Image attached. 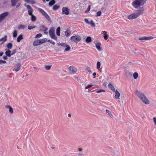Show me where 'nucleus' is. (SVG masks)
Segmentation results:
<instances>
[{
  "instance_id": "20e7f679",
  "label": "nucleus",
  "mask_w": 156,
  "mask_h": 156,
  "mask_svg": "<svg viewBox=\"0 0 156 156\" xmlns=\"http://www.w3.org/2000/svg\"><path fill=\"white\" fill-rule=\"evenodd\" d=\"M58 45L61 46V49L62 50H64V52L69 51L71 49L70 47L65 43H60Z\"/></svg>"
},
{
  "instance_id": "4be33fe9",
  "label": "nucleus",
  "mask_w": 156,
  "mask_h": 156,
  "mask_svg": "<svg viewBox=\"0 0 156 156\" xmlns=\"http://www.w3.org/2000/svg\"><path fill=\"white\" fill-rule=\"evenodd\" d=\"M23 39V35L22 34L20 35L18 37L17 39V41L18 42H20L21 40Z\"/></svg>"
},
{
  "instance_id": "e2e57ef3",
  "label": "nucleus",
  "mask_w": 156,
  "mask_h": 156,
  "mask_svg": "<svg viewBox=\"0 0 156 156\" xmlns=\"http://www.w3.org/2000/svg\"><path fill=\"white\" fill-rule=\"evenodd\" d=\"M74 77L76 80H78V77H76L75 76H74Z\"/></svg>"
},
{
  "instance_id": "393cba45",
  "label": "nucleus",
  "mask_w": 156,
  "mask_h": 156,
  "mask_svg": "<svg viewBox=\"0 0 156 156\" xmlns=\"http://www.w3.org/2000/svg\"><path fill=\"white\" fill-rule=\"evenodd\" d=\"M60 27H58L56 29V34L57 36H59L60 34Z\"/></svg>"
},
{
  "instance_id": "2f4dec72",
  "label": "nucleus",
  "mask_w": 156,
  "mask_h": 156,
  "mask_svg": "<svg viewBox=\"0 0 156 156\" xmlns=\"http://www.w3.org/2000/svg\"><path fill=\"white\" fill-rule=\"evenodd\" d=\"M55 2V0H51L49 2V6H52L54 5Z\"/></svg>"
},
{
  "instance_id": "0e129e2a",
  "label": "nucleus",
  "mask_w": 156,
  "mask_h": 156,
  "mask_svg": "<svg viewBox=\"0 0 156 156\" xmlns=\"http://www.w3.org/2000/svg\"><path fill=\"white\" fill-rule=\"evenodd\" d=\"M51 66L49 65V69L51 68Z\"/></svg>"
},
{
  "instance_id": "6e6d98bb",
  "label": "nucleus",
  "mask_w": 156,
  "mask_h": 156,
  "mask_svg": "<svg viewBox=\"0 0 156 156\" xmlns=\"http://www.w3.org/2000/svg\"><path fill=\"white\" fill-rule=\"evenodd\" d=\"M34 69H36V70L37 72L38 71H39V69H38L37 68V67H34Z\"/></svg>"
},
{
  "instance_id": "bf43d9fd",
  "label": "nucleus",
  "mask_w": 156,
  "mask_h": 156,
  "mask_svg": "<svg viewBox=\"0 0 156 156\" xmlns=\"http://www.w3.org/2000/svg\"><path fill=\"white\" fill-rule=\"evenodd\" d=\"M68 116L69 118H71V115L70 114H68Z\"/></svg>"
},
{
  "instance_id": "79ce46f5",
  "label": "nucleus",
  "mask_w": 156,
  "mask_h": 156,
  "mask_svg": "<svg viewBox=\"0 0 156 156\" xmlns=\"http://www.w3.org/2000/svg\"><path fill=\"white\" fill-rule=\"evenodd\" d=\"M90 5H89L88 7L87 10L85 11V13H87V12H89V11L90 10Z\"/></svg>"
},
{
  "instance_id": "774afa93",
  "label": "nucleus",
  "mask_w": 156,
  "mask_h": 156,
  "mask_svg": "<svg viewBox=\"0 0 156 156\" xmlns=\"http://www.w3.org/2000/svg\"><path fill=\"white\" fill-rule=\"evenodd\" d=\"M46 1H49V0H46Z\"/></svg>"
},
{
  "instance_id": "6ab92c4d",
  "label": "nucleus",
  "mask_w": 156,
  "mask_h": 156,
  "mask_svg": "<svg viewBox=\"0 0 156 156\" xmlns=\"http://www.w3.org/2000/svg\"><path fill=\"white\" fill-rule=\"evenodd\" d=\"M40 41L39 40H36L34 41L33 43V45L34 46L41 44Z\"/></svg>"
},
{
  "instance_id": "c85d7f7f",
  "label": "nucleus",
  "mask_w": 156,
  "mask_h": 156,
  "mask_svg": "<svg viewBox=\"0 0 156 156\" xmlns=\"http://www.w3.org/2000/svg\"><path fill=\"white\" fill-rule=\"evenodd\" d=\"M138 76V75L137 72H135L133 74V77L134 79H136L137 78Z\"/></svg>"
},
{
  "instance_id": "a211bd4d",
  "label": "nucleus",
  "mask_w": 156,
  "mask_h": 156,
  "mask_svg": "<svg viewBox=\"0 0 156 156\" xmlns=\"http://www.w3.org/2000/svg\"><path fill=\"white\" fill-rule=\"evenodd\" d=\"M115 94L114 96L115 98L116 99H120L119 97L120 96V94L119 92L117 90H116L115 91Z\"/></svg>"
},
{
  "instance_id": "0eeeda50",
  "label": "nucleus",
  "mask_w": 156,
  "mask_h": 156,
  "mask_svg": "<svg viewBox=\"0 0 156 156\" xmlns=\"http://www.w3.org/2000/svg\"><path fill=\"white\" fill-rule=\"evenodd\" d=\"M19 0H11V5L12 6L14 7L16 5V8H18L20 5V3H17Z\"/></svg>"
},
{
  "instance_id": "8fccbe9b",
  "label": "nucleus",
  "mask_w": 156,
  "mask_h": 156,
  "mask_svg": "<svg viewBox=\"0 0 156 156\" xmlns=\"http://www.w3.org/2000/svg\"><path fill=\"white\" fill-rule=\"evenodd\" d=\"M84 21L87 24H89L90 23L88 20L86 19H84Z\"/></svg>"
},
{
  "instance_id": "338daca9",
  "label": "nucleus",
  "mask_w": 156,
  "mask_h": 156,
  "mask_svg": "<svg viewBox=\"0 0 156 156\" xmlns=\"http://www.w3.org/2000/svg\"><path fill=\"white\" fill-rule=\"evenodd\" d=\"M95 90H94L92 91H95Z\"/></svg>"
},
{
  "instance_id": "dca6fc26",
  "label": "nucleus",
  "mask_w": 156,
  "mask_h": 156,
  "mask_svg": "<svg viewBox=\"0 0 156 156\" xmlns=\"http://www.w3.org/2000/svg\"><path fill=\"white\" fill-rule=\"evenodd\" d=\"M69 71L73 73H75L77 72V69L73 66H70L69 68Z\"/></svg>"
},
{
  "instance_id": "603ef678",
  "label": "nucleus",
  "mask_w": 156,
  "mask_h": 156,
  "mask_svg": "<svg viewBox=\"0 0 156 156\" xmlns=\"http://www.w3.org/2000/svg\"><path fill=\"white\" fill-rule=\"evenodd\" d=\"M45 68L47 70H49V65L45 66Z\"/></svg>"
},
{
  "instance_id": "f8f14e48",
  "label": "nucleus",
  "mask_w": 156,
  "mask_h": 156,
  "mask_svg": "<svg viewBox=\"0 0 156 156\" xmlns=\"http://www.w3.org/2000/svg\"><path fill=\"white\" fill-rule=\"evenodd\" d=\"M40 29L41 31H43L45 34H47L48 33V32L47 31L48 29L47 27H45L43 25H41L40 26Z\"/></svg>"
},
{
  "instance_id": "f03ea898",
  "label": "nucleus",
  "mask_w": 156,
  "mask_h": 156,
  "mask_svg": "<svg viewBox=\"0 0 156 156\" xmlns=\"http://www.w3.org/2000/svg\"><path fill=\"white\" fill-rule=\"evenodd\" d=\"M144 12V8L143 7L140 8L138 10V13L133 12L128 16L127 18L129 20H133L136 19L141 15Z\"/></svg>"
},
{
  "instance_id": "bb28decb",
  "label": "nucleus",
  "mask_w": 156,
  "mask_h": 156,
  "mask_svg": "<svg viewBox=\"0 0 156 156\" xmlns=\"http://www.w3.org/2000/svg\"><path fill=\"white\" fill-rule=\"evenodd\" d=\"M59 5H55L53 6L52 9L54 10H56L58 9L59 8Z\"/></svg>"
},
{
  "instance_id": "72a5a7b5",
  "label": "nucleus",
  "mask_w": 156,
  "mask_h": 156,
  "mask_svg": "<svg viewBox=\"0 0 156 156\" xmlns=\"http://www.w3.org/2000/svg\"><path fill=\"white\" fill-rule=\"evenodd\" d=\"M7 46L8 48L11 49L12 48V44L11 43H9L7 44Z\"/></svg>"
},
{
  "instance_id": "aec40b11",
  "label": "nucleus",
  "mask_w": 156,
  "mask_h": 156,
  "mask_svg": "<svg viewBox=\"0 0 156 156\" xmlns=\"http://www.w3.org/2000/svg\"><path fill=\"white\" fill-rule=\"evenodd\" d=\"M26 27V26L25 25L20 24L18 25V28L19 30L24 29Z\"/></svg>"
},
{
  "instance_id": "6e6552de",
  "label": "nucleus",
  "mask_w": 156,
  "mask_h": 156,
  "mask_svg": "<svg viewBox=\"0 0 156 156\" xmlns=\"http://www.w3.org/2000/svg\"><path fill=\"white\" fill-rule=\"evenodd\" d=\"M62 11L63 14L68 15L69 13V9L66 7H64L62 8Z\"/></svg>"
},
{
  "instance_id": "3c124183",
  "label": "nucleus",
  "mask_w": 156,
  "mask_h": 156,
  "mask_svg": "<svg viewBox=\"0 0 156 156\" xmlns=\"http://www.w3.org/2000/svg\"><path fill=\"white\" fill-rule=\"evenodd\" d=\"M49 43L52 44L53 45H54L55 43L54 41H53L52 40H49Z\"/></svg>"
},
{
  "instance_id": "9b49d317",
  "label": "nucleus",
  "mask_w": 156,
  "mask_h": 156,
  "mask_svg": "<svg viewBox=\"0 0 156 156\" xmlns=\"http://www.w3.org/2000/svg\"><path fill=\"white\" fill-rule=\"evenodd\" d=\"M26 6V7L28 9V14L29 15H32V13L34 12L33 9L31 8L30 5H25Z\"/></svg>"
},
{
  "instance_id": "a878e982",
  "label": "nucleus",
  "mask_w": 156,
  "mask_h": 156,
  "mask_svg": "<svg viewBox=\"0 0 156 156\" xmlns=\"http://www.w3.org/2000/svg\"><path fill=\"white\" fill-rule=\"evenodd\" d=\"M85 41L87 43H89L91 41V39L90 37H87L85 40Z\"/></svg>"
},
{
  "instance_id": "2eb2a0df",
  "label": "nucleus",
  "mask_w": 156,
  "mask_h": 156,
  "mask_svg": "<svg viewBox=\"0 0 156 156\" xmlns=\"http://www.w3.org/2000/svg\"><path fill=\"white\" fill-rule=\"evenodd\" d=\"M101 44L100 42H98L95 44V46L99 51H101Z\"/></svg>"
},
{
  "instance_id": "ea45409f",
  "label": "nucleus",
  "mask_w": 156,
  "mask_h": 156,
  "mask_svg": "<svg viewBox=\"0 0 156 156\" xmlns=\"http://www.w3.org/2000/svg\"><path fill=\"white\" fill-rule=\"evenodd\" d=\"M101 11L98 12L96 14V16H99L101 15Z\"/></svg>"
},
{
  "instance_id": "a19ab883",
  "label": "nucleus",
  "mask_w": 156,
  "mask_h": 156,
  "mask_svg": "<svg viewBox=\"0 0 156 156\" xmlns=\"http://www.w3.org/2000/svg\"><path fill=\"white\" fill-rule=\"evenodd\" d=\"M41 36H42L41 34L40 33L38 34H37V35H36L35 36V38H39V37H41Z\"/></svg>"
},
{
  "instance_id": "680f3d73",
  "label": "nucleus",
  "mask_w": 156,
  "mask_h": 156,
  "mask_svg": "<svg viewBox=\"0 0 156 156\" xmlns=\"http://www.w3.org/2000/svg\"><path fill=\"white\" fill-rule=\"evenodd\" d=\"M16 52V51L15 50H14L13 52L12 53V55L14 54V53H15Z\"/></svg>"
},
{
  "instance_id": "4c0bfd02",
  "label": "nucleus",
  "mask_w": 156,
  "mask_h": 156,
  "mask_svg": "<svg viewBox=\"0 0 156 156\" xmlns=\"http://www.w3.org/2000/svg\"><path fill=\"white\" fill-rule=\"evenodd\" d=\"M89 24L93 27H94L95 26V23L94 22L93 20H91Z\"/></svg>"
},
{
  "instance_id": "c03bdc74",
  "label": "nucleus",
  "mask_w": 156,
  "mask_h": 156,
  "mask_svg": "<svg viewBox=\"0 0 156 156\" xmlns=\"http://www.w3.org/2000/svg\"><path fill=\"white\" fill-rule=\"evenodd\" d=\"M153 120L154 122L155 125V127L156 128V118L153 117Z\"/></svg>"
},
{
  "instance_id": "f257e3e1",
  "label": "nucleus",
  "mask_w": 156,
  "mask_h": 156,
  "mask_svg": "<svg viewBox=\"0 0 156 156\" xmlns=\"http://www.w3.org/2000/svg\"><path fill=\"white\" fill-rule=\"evenodd\" d=\"M135 94L146 105L150 104L149 100L143 93L137 90L135 92Z\"/></svg>"
},
{
  "instance_id": "5fc2aeb1",
  "label": "nucleus",
  "mask_w": 156,
  "mask_h": 156,
  "mask_svg": "<svg viewBox=\"0 0 156 156\" xmlns=\"http://www.w3.org/2000/svg\"><path fill=\"white\" fill-rule=\"evenodd\" d=\"M51 148L52 149H54L55 148V145H51Z\"/></svg>"
},
{
  "instance_id": "423d86ee",
  "label": "nucleus",
  "mask_w": 156,
  "mask_h": 156,
  "mask_svg": "<svg viewBox=\"0 0 156 156\" xmlns=\"http://www.w3.org/2000/svg\"><path fill=\"white\" fill-rule=\"evenodd\" d=\"M49 35L51 38L55 41L57 40V38L55 34L54 29L53 28H52L49 30Z\"/></svg>"
},
{
  "instance_id": "473e14b6",
  "label": "nucleus",
  "mask_w": 156,
  "mask_h": 156,
  "mask_svg": "<svg viewBox=\"0 0 156 156\" xmlns=\"http://www.w3.org/2000/svg\"><path fill=\"white\" fill-rule=\"evenodd\" d=\"M30 16H31V21L33 22L35 21L36 20V17L35 16L33 15V14L32 15H30Z\"/></svg>"
},
{
  "instance_id": "ddd939ff",
  "label": "nucleus",
  "mask_w": 156,
  "mask_h": 156,
  "mask_svg": "<svg viewBox=\"0 0 156 156\" xmlns=\"http://www.w3.org/2000/svg\"><path fill=\"white\" fill-rule=\"evenodd\" d=\"M154 38L153 37L150 36L148 37H140L139 38V40L140 41L147 40H151Z\"/></svg>"
},
{
  "instance_id": "5701e85b",
  "label": "nucleus",
  "mask_w": 156,
  "mask_h": 156,
  "mask_svg": "<svg viewBox=\"0 0 156 156\" xmlns=\"http://www.w3.org/2000/svg\"><path fill=\"white\" fill-rule=\"evenodd\" d=\"M65 36L66 37L69 36L71 34V31L69 29H68L65 32Z\"/></svg>"
},
{
  "instance_id": "c756f323",
  "label": "nucleus",
  "mask_w": 156,
  "mask_h": 156,
  "mask_svg": "<svg viewBox=\"0 0 156 156\" xmlns=\"http://www.w3.org/2000/svg\"><path fill=\"white\" fill-rule=\"evenodd\" d=\"M105 111L106 112V113L108 114L109 116H110L111 117H113V115H112V112H111V111L107 109Z\"/></svg>"
},
{
  "instance_id": "37998d69",
  "label": "nucleus",
  "mask_w": 156,
  "mask_h": 156,
  "mask_svg": "<svg viewBox=\"0 0 156 156\" xmlns=\"http://www.w3.org/2000/svg\"><path fill=\"white\" fill-rule=\"evenodd\" d=\"M102 91L105 92V90H103L102 89H100V90H98L96 91V92L97 93H100V92H102Z\"/></svg>"
},
{
  "instance_id": "09e8293b",
  "label": "nucleus",
  "mask_w": 156,
  "mask_h": 156,
  "mask_svg": "<svg viewBox=\"0 0 156 156\" xmlns=\"http://www.w3.org/2000/svg\"><path fill=\"white\" fill-rule=\"evenodd\" d=\"M83 152H80L77 154V156H83Z\"/></svg>"
},
{
  "instance_id": "b1692460",
  "label": "nucleus",
  "mask_w": 156,
  "mask_h": 156,
  "mask_svg": "<svg viewBox=\"0 0 156 156\" xmlns=\"http://www.w3.org/2000/svg\"><path fill=\"white\" fill-rule=\"evenodd\" d=\"M6 107L7 108H9V112L11 114H12L13 113V109L9 105H7L6 106Z\"/></svg>"
},
{
  "instance_id": "7ed1b4c3",
  "label": "nucleus",
  "mask_w": 156,
  "mask_h": 156,
  "mask_svg": "<svg viewBox=\"0 0 156 156\" xmlns=\"http://www.w3.org/2000/svg\"><path fill=\"white\" fill-rule=\"evenodd\" d=\"M146 1L144 0H135L132 3V5L135 9H137L143 7Z\"/></svg>"
},
{
  "instance_id": "052dcab7",
  "label": "nucleus",
  "mask_w": 156,
  "mask_h": 156,
  "mask_svg": "<svg viewBox=\"0 0 156 156\" xmlns=\"http://www.w3.org/2000/svg\"><path fill=\"white\" fill-rule=\"evenodd\" d=\"M96 75V73L94 72L93 73V76H95Z\"/></svg>"
},
{
  "instance_id": "4d7b16f0",
  "label": "nucleus",
  "mask_w": 156,
  "mask_h": 156,
  "mask_svg": "<svg viewBox=\"0 0 156 156\" xmlns=\"http://www.w3.org/2000/svg\"><path fill=\"white\" fill-rule=\"evenodd\" d=\"M78 151H82V148H78Z\"/></svg>"
},
{
  "instance_id": "412c9836",
  "label": "nucleus",
  "mask_w": 156,
  "mask_h": 156,
  "mask_svg": "<svg viewBox=\"0 0 156 156\" xmlns=\"http://www.w3.org/2000/svg\"><path fill=\"white\" fill-rule=\"evenodd\" d=\"M108 87L109 88H110L113 91H115V88L114 86L111 83L109 84L108 85Z\"/></svg>"
},
{
  "instance_id": "f3484780",
  "label": "nucleus",
  "mask_w": 156,
  "mask_h": 156,
  "mask_svg": "<svg viewBox=\"0 0 156 156\" xmlns=\"http://www.w3.org/2000/svg\"><path fill=\"white\" fill-rule=\"evenodd\" d=\"M38 10L46 18H47L48 17V15L42 9L39 8Z\"/></svg>"
},
{
  "instance_id": "58836bf2",
  "label": "nucleus",
  "mask_w": 156,
  "mask_h": 156,
  "mask_svg": "<svg viewBox=\"0 0 156 156\" xmlns=\"http://www.w3.org/2000/svg\"><path fill=\"white\" fill-rule=\"evenodd\" d=\"M36 27L35 26H29L28 27V28L29 30H31Z\"/></svg>"
},
{
  "instance_id": "a18cd8bd",
  "label": "nucleus",
  "mask_w": 156,
  "mask_h": 156,
  "mask_svg": "<svg viewBox=\"0 0 156 156\" xmlns=\"http://www.w3.org/2000/svg\"><path fill=\"white\" fill-rule=\"evenodd\" d=\"M86 69L89 73H91V70L89 67H87L86 68Z\"/></svg>"
},
{
  "instance_id": "de8ad7c7",
  "label": "nucleus",
  "mask_w": 156,
  "mask_h": 156,
  "mask_svg": "<svg viewBox=\"0 0 156 156\" xmlns=\"http://www.w3.org/2000/svg\"><path fill=\"white\" fill-rule=\"evenodd\" d=\"M6 62L5 61L3 60L2 59H0V64L1 63H5Z\"/></svg>"
},
{
  "instance_id": "69168bd1",
  "label": "nucleus",
  "mask_w": 156,
  "mask_h": 156,
  "mask_svg": "<svg viewBox=\"0 0 156 156\" xmlns=\"http://www.w3.org/2000/svg\"><path fill=\"white\" fill-rule=\"evenodd\" d=\"M43 2H45V0H42Z\"/></svg>"
},
{
  "instance_id": "f704fd0d",
  "label": "nucleus",
  "mask_w": 156,
  "mask_h": 156,
  "mask_svg": "<svg viewBox=\"0 0 156 156\" xmlns=\"http://www.w3.org/2000/svg\"><path fill=\"white\" fill-rule=\"evenodd\" d=\"M10 52V50H9L8 51H6L5 53L7 56L10 57L11 56Z\"/></svg>"
},
{
  "instance_id": "7c9ffc66",
  "label": "nucleus",
  "mask_w": 156,
  "mask_h": 156,
  "mask_svg": "<svg viewBox=\"0 0 156 156\" xmlns=\"http://www.w3.org/2000/svg\"><path fill=\"white\" fill-rule=\"evenodd\" d=\"M17 31L16 30H14L13 33V37H17Z\"/></svg>"
},
{
  "instance_id": "39448f33",
  "label": "nucleus",
  "mask_w": 156,
  "mask_h": 156,
  "mask_svg": "<svg viewBox=\"0 0 156 156\" xmlns=\"http://www.w3.org/2000/svg\"><path fill=\"white\" fill-rule=\"evenodd\" d=\"M81 39L80 36L79 35L73 36L70 37V39L76 43L79 42Z\"/></svg>"
},
{
  "instance_id": "4468645a",
  "label": "nucleus",
  "mask_w": 156,
  "mask_h": 156,
  "mask_svg": "<svg viewBox=\"0 0 156 156\" xmlns=\"http://www.w3.org/2000/svg\"><path fill=\"white\" fill-rule=\"evenodd\" d=\"M7 35H5L4 37L0 39V45L3 44L5 42L7 41Z\"/></svg>"
},
{
  "instance_id": "864d4df0",
  "label": "nucleus",
  "mask_w": 156,
  "mask_h": 156,
  "mask_svg": "<svg viewBox=\"0 0 156 156\" xmlns=\"http://www.w3.org/2000/svg\"><path fill=\"white\" fill-rule=\"evenodd\" d=\"M3 59L5 60H6L7 58V57L6 56H4L3 57Z\"/></svg>"
},
{
  "instance_id": "cd10ccee",
  "label": "nucleus",
  "mask_w": 156,
  "mask_h": 156,
  "mask_svg": "<svg viewBox=\"0 0 156 156\" xmlns=\"http://www.w3.org/2000/svg\"><path fill=\"white\" fill-rule=\"evenodd\" d=\"M39 40L40 41L41 44H42L46 42L47 41V39L46 38H44L42 39H40Z\"/></svg>"
},
{
  "instance_id": "c9c22d12",
  "label": "nucleus",
  "mask_w": 156,
  "mask_h": 156,
  "mask_svg": "<svg viewBox=\"0 0 156 156\" xmlns=\"http://www.w3.org/2000/svg\"><path fill=\"white\" fill-rule=\"evenodd\" d=\"M108 35L107 34V33L105 32L104 34V38L105 40H107L108 38Z\"/></svg>"
},
{
  "instance_id": "13d9d810",
  "label": "nucleus",
  "mask_w": 156,
  "mask_h": 156,
  "mask_svg": "<svg viewBox=\"0 0 156 156\" xmlns=\"http://www.w3.org/2000/svg\"><path fill=\"white\" fill-rule=\"evenodd\" d=\"M3 54H4V53L3 52H0V56H2L3 55Z\"/></svg>"
},
{
  "instance_id": "e433bc0d",
  "label": "nucleus",
  "mask_w": 156,
  "mask_h": 156,
  "mask_svg": "<svg viewBox=\"0 0 156 156\" xmlns=\"http://www.w3.org/2000/svg\"><path fill=\"white\" fill-rule=\"evenodd\" d=\"M101 63L100 62H98L97 64V67L98 70L100 69L101 66Z\"/></svg>"
},
{
  "instance_id": "9d476101",
  "label": "nucleus",
  "mask_w": 156,
  "mask_h": 156,
  "mask_svg": "<svg viewBox=\"0 0 156 156\" xmlns=\"http://www.w3.org/2000/svg\"><path fill=\"white\" fill-rule=\"evenodd\" d=\"M9 15L8 12H3L0 15V22Z\"/></svg>"
},
{
  "instance_id": "1a4fd4ad",
  "label": "nucleus",
  "mask_w": 156,
  "mask_h": 156,
  "mask_svg": "<svg viewBox=\"0 0 156 156\" xmlns=\"http://www.w3.org/2000/svg\"><path fill=\"white\" fill-rule=\"evenodd\" d=\"M21 67V64L20 63H17L14 66V69L13 71L15 70L16 72L18 71L20 69Z\"/></svg>"
},
{
  "instance_id": "49530a36",
  "label": "nucleus",
  "mask_w": 156,
  "mask_h": 156,
  "mask_svg": "<svg viewBox=\"0 0 156 156\" xmlns=\"http://www.w3.org/2000/svg\"><path fill=\"white\" fill-rule=\"evenodd\" d=\"M92 86H93V85H89L88 86H86V87H85V89H87L89 88H90V87H92Z\"/></svg>"
}]
</instances>
